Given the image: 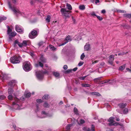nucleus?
<instances>
[{"label": "nucleus", "instance_id": "obj_1", "mask_svg": "<svg viewBox=\"0 0 131 131\" xmlns=\"http://www.w3.org/2000/svg\"><path fill=\"white\" fill-rule=\"evenodd\" d=\"M46 68V71L43 72L42 71H38L36 72V77L37 79L39 81L42 80L43 78L44 74L48 73V72L50 71L51 68L49 67L46 65L45 66Z\"/></svg>", "mask_w": 131, "mask_h": 131}, {"label": "nucleus", "instance_id": "obj_2", "mask_svg": "<svg viewBox=\"0 0 131 131\" xmlns=\"http://www.w3.org/2000/svg\"><path fill=\"white\" fill-rule=\"evenodd\" d=\"M46 62V59L42 56H41L39 60L35 64V66L37 67L39 66L42 67H43V64Z\"/></svg>", "mask_w": 131, "mask_h": 131}, {"label": "nucleus", "instance_id": "obj_3", "mask_svg": "<svg viewBox=\"0 0 131 131\" xmlns=\"http://www.w3.org/2000/svg\"><path fill=\"white\" fill-rule=\"evenodd\" d=\"M8 5L9 8L12 9L16 15H21L25 17L24 16V13H20V11L17 8L14 6L12 7L11 4L10 2H8ZM25 17L26 16H25Z\"/></svg>", "mask_w": 131, "mask_h": 131}, {"label": "nucleus", "instance_id": "obj_4", "mask_svg": "<svg viewBox=\"0 0 131 131\" xmlns=\"http://www.w3.org/2000/svg\"><path fill=\"white\" fill-rule=\"evenodd\" d=\"M10 61L12 63L16 64L19 63L21 60V57L19 56H15L10 58Z\"/></svg>", "mask_w": 131, "mask_h": 131}, {"label": "nucleus", "instance_id": "obj_5", "mask_svg": "<svg viewBox=\"0 0 131 131\" xmlns=\"http://www.w3.org/2000/svg\"><path fill=\"white\" fill-rule=\"evenodd\" d=\"M29 41L24 40L23 41L22 43H20L17 40H16L14 42V46H15L16 45H18L19 47H26Z\"/></svg>", "mask_w": 131, "mask_h": 131}, {"label": "nucleus", "instance_id": "obj_6", "mask_svg": "<svg viewBox=\"0 0 131 131\" xmlns=\"http://www.w3.org/2000/svg\"><path fill=\"white\" fill-rule=\"evenodd\" d=\"M23 68L26 71H28L31 69V67L30 63L28 61H26L23 64Z\"/></svg>", "mask_w": 131, "mask_h": 131}, {"label": "nucleus", "instance_id": "obj_7", "mask_svg": "<svg viewBox=\"0 0 131 131\" xmlns=\"http://www.w3.org/2000/svg\"><path fill=\"white\" fill-rule=\"evenodd\" d=\"M61 12L62 15L65 17L66 18L69 17V14L71 12L67 10L66 9L62 8L61 9Z\"/></svg>", "mask_w": 131, "mask_h": 131}, {"label": "nucleus", "instance_id": "obj_8", "mask_svg": "<svg viewBox=\"0 0 131 131\" xmlns=\"http://www.w3.org/2000/svg\"><path fill=\"white\" fill-rule=\"evenodd\" d=\"M38 32L35 30H33L31 33H30L29 35V37L31 39H33L36 37L38 35Z\"/></svg>", "mask_w": 131, "mask_h": 131}, {"label": "nucleus", "instance_id": "obj_9", "mask_svg": "<svg viewBox=\"0 0 131 131\" xmlns=\"http://www.w3.org/2000/svg\"><path fill=\"white\" fill-rule=\"evenodd\" d=\"M8 30L7 34L9 36V38H10L11 37H13L15 36L16 35V33L15 32H12V30L10 29L9 26H7Z\"/></svg>", "mask_w": 131, "mask_h": 131}, {"label": "nucleus", "instance_id": "obj_10", "mask_svg": "<svg viewBox=\"0 0 131 131\" xmlns=\"http://www.w3.org/2000/svg\"><path fill=\"white\" fill-rule=\"evenodd\" d=\"M114 118L113 117H111L108 120V121L110 123L109 124V125L110 126L111 125H118L117 123H114Z\"/></svg>", "mask_w": 131, "mask_h": 131}, {"label": "nucleus", "instance_id": "obj_11", "mask_svg": "<svg viewBox=\"0 0 131 131\" xmlns=\"http://www.w3.org/2000/svg\"><path fill=\"white\" fill-rule=\"evenodd\" d=\"M13 92V90L12 88H9L8 89V93L9 95L8 97V99L9 100H12L13 99V97L12 94Z\"/></svg>", "mask_w": 131, "mask_h": 131}, {"label": "nucleus", "instance_id": "obj_12", "mask_svg": "<svg viewBox=\"0 0 131 131\" xmlns=\"http://www.w3.org/2000/svg\"><path fill=\"white\" fill-rule=\"evenodd\" d=\"M65 40L66 41L60 45L59 46H62L66 43H67L68 41H70L71 40L70 37L69 36H68L65 38Z\"/></svg>", "mask_w": 131, "mask_h": 131}, {"label": "nucleus", "instance_id": "obj_13", "mask_svg": "<svg viewBox=\"0 0 131 131\" xmlns=\"http://www.w3.org/2000/svg\"><path fill=\"white\" fill-rule=\"evenodd\" d=\"M15 28L16 31L18 32L21 33L23 31V29L21 28V27L18 25H16Z\"/></svg>", "mask_w": 131, "mask_h": 131}, {"label": "nucleus", "instance_id": "obj_14", "mask_svg": "<svg viewBox=\"0 0 131 131\" xmlns=\"http://www.w3.org/2000/svg\"><path fill=\"white\" fill-rule=\"evenodd\" d=\"M17 82L15 80H13L10 81L9 83V85L12 87L15 86Z\"/></svg>", "mask_w": 131, "mask_h": 131}, {"label": "nucleus", "instance_id": "obj_15", "mask_svg": "<svg viewBox=\"0 0 131 131\" xmlns=\"http://www.w3.org/2000/svg\"><path fill=\"white\" fill-rule=\"evenodd\" d=\"M48 116L47 114L44 111H43L42 112L41 115L39 116V117L40 118H45Z\"/></svg>", "mask_w": 131, "mask_h": 131}, {"label": "nucleus", "instance_id": "obj_16", "mask_svg": "<svg viewBox=\"0 0 131 131\" xmlns=\"http://www.w3.org/2000/svg\"><path fill=\"white\" fill-rule=\"evenodd\" d=\"M110 60L109 61V63L111 64H113V62L114 60V56L113 55H111L110 56Z\"/></svg>", "mask_w": 131, "mask_h": 131}, {"label": "nucleus", "instance_id": "obj_17", "mask_svg": "<svg viewBox=\"0 0 131 131\" xmlns=\"http://www.w3.org/2000/svg\"><path fill=\"white\" fill-rule=\"evenodd\" d=\"M53 74L56 78H59V77L60 75L59 73L57 72H53Z\"/></svg>", "mask_w": 131, "mask_h": 131}, {"label": "nucleus", "instance_id": "obj_18", "mask_svg": "<svg viewBox=\"0 0 131 131\" xmlns=\"http://www.w3.org/2000/svg\"><path fill=\"white\" fill-rule=\"evenodd\" d=\"M90 45L88 43H86L84 46V49L86 50H88L89 49Z\"/></svg>", "mask_w": 131, "mask_h": 131}, {"label": "nucleus", "instance_id": "obj_19", "mask_svg": "<svg viewBox=\"0 0 131 131\" xmlns=\"http://www.w3.org/2000/svg\"><path fill=\"white\" fill-rule=\"evenodd\" d=\"M126 105V104H124L122 103L118 105L119 107L121 108H124Z\"/></svg>", "mask_w": 131, "mask_h": 131}, {"label": "nucleus", "instance_id": "obj_20", "mask_svg": "<svg viewBox=\"0 0 131 131\" xmlns=\"http://www.w3.org/2000/svg\"><path fill=\"white\" fill-rule=\"evenodd\" d=\"M49 47L50 49L51 50L54 51L56 50V48L53 46L51 45H50L49 46Z\"/></svg>", "mask_w": 131, "mask_h": 131}, {"label": "nucleus", "instance_id": "obj_21", "mask_svg": "<svg viewBox=\"0 0 131 131\" xmlns=\"http://www.w3.org/2000/svg\"><path fill=\"white\" fill-rule=\"evenodd\" d=\"M124 16L125 17L128 18H131V14H125L124 15Z\"/></svg>", "mask_w": 131, "mask_h": 131}, {"label": "nucleus", "instance_id": "obj_22", "mask_svg": "<svg viewBox=\"0 0 131 131\" xmlns=\"http://www.w3.org/2000/svg\"><path fill=\"white\" fill-rule=\"evenodd\" d=\"M6 17L4 16H0V22H1L2 21L6 20Z\"/></svg>", "mask_w": 131, "mask_h": 131}, {"label": "nucleus", "instance_id": "obj_23", "mask_svg": "<svg viewBox=\"0 0 131 131\" xmlns=\"http://www.w3.org/2000/svg\"><path fill=\"white\" fill-rule=\"evenodd\" d=\"M66 6L68 9L69 10H71L72 9V7L71 5L68 4L67 3L66 4Z\"/></svg>", "mask_w": 131, "mask_h": 131}, {"label": "nucleus", "instance_id": "obj_24", "mask_svg": "<svg viewBox=\"0 0 131 131\" xmlns=\"http://www.w3.org/2000/svg\"><path fill=\"white\" fill-rule=\"evenodd\" d=\"M19 101V100L18 99H15V102H14L13 103V105H15L16 106H18V104H17L16 103V102H18Z\"/></svg>", "mask_w": 131, "mask_h": 131}, {"label": "nucleus", "instance_id": "obj_25", "mask_svg": "<svg viewBox=\"0 0 131 131\" xmlns=\"http://www.w3.org/2000/svg\"><path fill=\"white\" fill-rule=\"evenodd\" d=\"M78 121H76L77 122H78V123L79 124V125H80L81 124H83V123H84V121L83 120V119H81L80 120V123H79L78 122Z\"/></svg>", "mask_w": 131, "mask_h": 131}, {"label": "nucleus", "instance_id": "obj_26", "mask_svg": "<svg viewBox=\"0 0 131 131\" xmlns=\"http://www.w3.org/2000/svg\"><path fill=\"white\" fill-rule=\"evenodd\" d=\"M48 95H45L42 97L43 100H47L48 98Z\"/></svg>", "mask_w": 131, "mask_h": 131}, {"label": "nucleus", "instance_id": "obj_27", "mask_svg": "<svg viewBox=\"0 0 131 131\" xmlns=\"http://www.w3.org/2000/svg\"><path fill=\"white\" fill-rule=\"evenodd\" d=\"M82 86L84 87H89L90 86V84H82Z\"/></svg>", "mask_w": 131, "mask_h": 131}, {"label": "nucleus", "instance_id": "obj_28", "mask_svg": "<svg viewBox=\"0 0 131 131\" xmlns=\"http://www.w3.org/2000/svg\"><path fill=\"white\" fill-rule=\"evenodd\" d=\"M85 6L83 5H80L79 6V9L81 10H83L85 9Z\"/></svg>", "mask_w": 131, "mask_h": 131}, {"label": "nucleus", "instance_id": "obj_29", "mask_svg": "<svg viewBox=\"0 0 131 131\" xmlns=\"http://www.w3.org/2000/svg\"><path fill=\"white\" fill-rule=\"evenodd\" d=\"M50 18L51 17L49 15H48L47 18L46 19V21L48 23L49 22Z\"/></svg>", "mask_w": 131, "mask_h": 131}, {"label": "nucleus", "instance_id": "obj_30", "mask_svg": "<svg viewBox=\"0 0 131 131\" xmlns=\"http://www.w3.org/2000/svg\"><path fill=\"white\" fill-rule=\"evenodd\" d=\"M74 112L75 114L78 115L79 114L78 111L76 107H74Z\"/></svg>", "mask_w": 131, "mask_h": 131}, {"label": "nucleus", "instance_id": "obj_31", "mask_svg": "<svg viewBox=\"0 0 131 131\" xmlns=\"http://www.w3.org/2000/svg\"><path fill=\"white\" fill-rule=\"evenodd\" d=\"M92 94L93 95H95L97 96H99L100 95V94L97 92H93L92 93Z\"/></svg>", "mask_w": 131, "mask_h": 131}, {"label": "nucleus", "instance_id": "obj_32", "mask_svg": "<svg viewBox=\"0 0 131 131\" xmlns=\"http://www.w3.org/2000/svg\"><path fill=\"white\" fill-rule=\"evenodd\" d=\"M31 94L30 93H28L26 94V93L25 94V95L26 97H29L30 96Z\"/></svg>", "mask_w": 131, "mask_h": 131}, {"label": "nucleus", "instance_id": "obj_33", "mask_svg": "<svg viewBox=\"0 0 131 131\" xmlns=\"http://www.w3.org/2000/svg\"><path fill=\"white\" fill-rule=\"evenodd\" d=\"M73 124H70L68 125L66 127V129L67 130H69L70 128V127L73 125Z\"/></svg>", "mask_w": 131, "mask_h": 131}, {"label": "nucleus", "instance_id": "obj_34", "mask_svg": "<svg viewBox=\"0 0 131 131\" xmlns=\"http://www.w3.org/2000/svg\"><path fill=\"white\" fill-rule=\"evenodd\" d=\"M85 57V56L84 54V53H82V54H81V57H80L81 59L82 60H83V59Z\"/></svg>", "mask_w": 131, "mask_h": 131}, {"label": "nucleus", "instance_id": "obj_35", "mask_svg": "<svg viewBox=\"0 0 131 131\" xmlns=\"http://www.w3.org/2000/svg\"><path fill=\"white\" fill-rule=\"evenodd\" d=\"M125 68V66L124 65L123 66H121L119 68V70H123Z\"/></svg>", "mask_w": 131, "mask_h": 131}, {"label": "nucleus", "instance_id": "obj_36", "mask_svg": "<svg viewBox=\"0 0 131 131\" xmlns=\"http://www.w3.org/2000/svg\"><path fill=\"white\" fill-rule=\"evenodd\" d=\"M128 112L127 108H126L124 109L123 111V113L124 114H126Z\"/></svg>", "mask_w": 131, "mask_h": 131}, {"label": "nucleus", "instance_id": "obj_37", "mask_svg": "<svg viewBox=\"0 0 131 131\" xmlns=\"http://www.w3.org/2000/svg\"><path fill=\"white\" fill-rule=\"evenodd\" d=\"M6 97L4 95H1L0 96V100L4 99Z\"/></svg>", "mask_w": 131, "mask_h": 131}, {"label": "nucleus", "instance_id": "obj_38", "mask_svg": "<svg viewBox=\"0 0 131 131\" xmlns=\"http://www.w3.org/2000/svg\"><path fill=\"white\" fill-rule=\"evenodd\" d=\"M36 101L38 103H40L42 102V100L40 99H38L36 100Z\"/></svg>", "mask_w": 131, "mask_h": 131}, {"label": "nucleus", "instance_id": "obj_39", "mask_svg": "<svg viewBox=\"0 0 131 131\" xmlns=\"http://www.w3.org/2000/svg\"><path fill=\"white\" fill-rule=\"evenodd\" d=\"M43 106L46 107H47L49 106V105L46 102H45Z\"/></svg>", "mask_w": 131, "mask_h": 131}, {"label": "nucleus", "instance_id": "obj_40", "mask_svg": "<svg viewBox=\"0 0 131 131\" xmlns=\"http://www.w3.org/2000/svg\"><path fill=\"white\" fill-rule=\"evenodd\" d=\"M86 76H85L83 77H80L79 78L81 80H84L85 79V78L86 77Z\"/></svg>", "mask_w": 131, "mask_h": 131}, {"label": "nucleus", "instance_id": "obj_41", "mask_svg": "<svg viewBox=\"0 0 131 131\" xmlns=\"http://www.w3.org/2000/svg\"><path fill=\"white\" fill-rule=\"evenodd\" d=\"M84 62L82 61H80L78 63V65L79 66H81L83 64Z\"/></svg>", "mask_w": 131, "mask_h": 131}, {"label": "nucleus", "instance_id": "obj_42", "mask_svg": "<svg viewBox=\"0 0 131 131\" xmlns=\"http://www.w3.org/2000/svg\"><path fill=\"white\" fill-rule=\"evenodd\" d=\"M97 18L100 20H102L103 18L102 17H100L98 16H96Z\"/></svg>", "mask_w": 131, "mask_h": 131}, {"label": "nucleus", "instance_id": "obj_43", "mask_svg": "<svg viewBox=\"0 0 131 131\" xmlns=\"http://www.w3.org/2000/svg\"><path fill=\"white\" fill-rule=\"evenodd\" d=\"M91 15H92V16H97L95 15V13L94 12H91Z\"/></svg>", "mask_w": 131, "mask_h": 131}, {"label": "nucleus", "instance_id": "obj_44", "mask_svg": "<svg viewBox=\"0 0 131 131\" xmlns=\"http://www.w3.org/2000/svg\"><path fill=\"white\" fill-rule=\"evenodd\" d=\"M125 54H126V53H125L124 52H123L122 53H118V56H122V55H123Z\"/></svg>", "mask_w": 131, "mask_h": 131}, {"label": "nucleus", "instance_id": "obj_45", "mask_svg": "<svg viewBox=\"0 0 131 131\" xmlns=\"http://www.w3.org/2000/svg\"><path fill=\"white\" fill-rule=\"evenodd\" d=\"M117 11L118 12H120L121 13H125V11H124L123 10H118Z\"/></svg>", "mask_w": 131, "mask_h": 131}, {"label": "nucleus", "instance_id": "obj_46", "mask_svg": "<svg viewBox=\"0 0 131 131\" xmlns=\"http://www.w3.org/2000/svg\"><path fill=\"white\" fill-rule=\"evenodd\" d=\"M63 68L65 70L67 69L68 68V67H67V65H64L63 67Z\"/></svg>", "mask_w": 131, "mask_h": 131}, {"label": "nucleus", "instance_id": "obj_47", "mask_svg": "<svg viewBox=\"0 0 131 131\" xmlns=\"http://www.w3.org/2000/svg\"><path fill=\"white\" fill-rule=\"evenodd\" d=\"M94 126L93 125H92V129L91 130L92 131H94Z\"/></svg>", "mask_w": 131, "mask_h": 131}, {"label": "nucleus", "instance_id": "obj_48", "mask_svg": "<svg viewBox=\"0 0 131 131\" xmlns=\"http://www.w3.org/2000/svg\"><path fill=\"white\" fill-rule=\"evenodd\" d=\"M72 70L70 69H68L66 71V73H69L71 72Z\"/></svg>", "mask_w": 131, "mask_h": 131}, {"label": "nucleus", "instance_id": "obj_49", "mask_svg": "<svg viewBox=\"0 0 131 131\" xmlns=\"http://www.w3.org/2000/svg\"><path fill=\"white\" fill-rule=\"evenodd\" d=\"M72 19L73 20V23H76V20L75 19H74L73 17H72Z\"/></svg>", "mask_w": 131, "mask_h": 131}, {"label": "nucleus", "instance_id": "obj_50", "mask_svg": "<svg viewBox=\"0 0 131 131\" xmlns=\"http://www.w3.org/2000/svg\"><path fill=\"white\" fill-rule=\"evenodd\" d=\"M98 60H95L92 62V64H94L97 63L98 62Z\"/></svg>", "mask_w": 131, "mask_h": 131}, {"label": "nucleus", "instance_id": "obj_51", "mask_svg": "<svg viewBox=\"0 0 131 131\" xmlns=\"http://www.w3.org/2000/svg\"><path fill=\"white\" fill-rule=\"evenodd\" d=\"M100 2V1L99 0H95V3L96 4H97V3H99Z\"/></svg>", "mask_w": 131, "mask_h": 131}, {"label": "nucleus", "instance_id": "obj_52", "mask_svg": "<svg viewBox=\"0 0 131 131\" xmlns=\"http://www.w3.org/2000/svg\"><path fill=\"white\" fill-rule=\"evenodd\" d=\"M130 68H131V67H130ZM126 70H127V71H128L131 72V70L129 69L128 68H127Z\"/></svg>", "mask_w": 131, "mask_h": 131}, {"label": "nucleus", "instance_id": "obj_53", "mask_svg": "<svg viewBox=\"0 0 131 131\" xmlns=\"http://www.w3.org/2000/svg\"><path fill=\"white\" fill-rule=\"evenodd\" d=\"M101 13H105V10L104 9H103L102 10Z\"/></svg>", "mask_w": 131, "mask_h": 131}, {"label": "nucleus", "instance_id": "obj_54", "mask_svg": "<svg viewBox=\"0 0 131 131\" xmlns=\"http://www.w3.org/2000/svg\"><path fill=\"white\" fill-rule=\"evenodd\" d=\"M77 67L73 69V70L74 71H75L77 70Z\"/></svg>", "mask_w": 131, "mask_h": 131}, {"label": "nucleus", "instance_id": "obj_55", "mask_svg": "<svg viewBox=\"0 0 131 131\" xmlns=\"http://www.w3.org/2000/svg\"><path fill=\"white\" fill-rule=\"evenodd\" d=\"M104 62H102L100 64V65L102 66H104Z\"/></svg>", "mask_w": 131, "mask_h": 131}, {"label": "nucleus", "instance_id": "obj_56", "mask_svg": "<svg viewBox=\"0 0 131 131\" xmlns=\"http://www.w3.org/2000/svg\"><path fill=\"white\" fill-rule=\"evenodd\" d=\"M43 43V44H45V43H43L42 42H40L39 43V45H40V46H41L42 45V43Z\"/></svg>", "mask_w": 131, "mask_h": 131}, {"label": "nucleus", "instance_id": "obj_57", "mask_svg": "<svg viewBox=\"0 0 131 131\" xmlns=\"http://www.w3.org/2000/svg\"><path fill=\"white\" fill-rule=\"evenodd\" d=\"M13 3H15L16 2V0H12Z\"/></svg>", "mask_w": 131, "mask_h": 131}, {"label": "nucleus", "instance_id": "obj_58", "mask_svg": "<svg viewBox=\"0 0 131 131\" xmlns=\"http://www.w3.org/2000/svg\"><path fill=\"white\" fill-rule=\"evenodd\" d=\"M13 127H14V129H16V126H15V125L13 126Z\"/></svg>", "mask_w": 131, "mask_h": 131}, {"label": "nucleus", "instance_id": "obj_59", "mask_svg": "<svg viewBox=\"0 0 131 131\" xmlns=\"http://www.w3.org/2000/svg\"><path fill=\"white\" fill-rule=\"evenodd\" d=\"M20 99H21V100H24V98L23 97H21V98Z\"/></svg>", "mask_w": 131, "mask_h": 131}, {"label": "nucleus", "instance_id": "obj_60", "mask_svg": "<svg viewBox=\"0 0 131 131\" xmlns=\"http://www.w3.org/2000/svg\"><path fill=\"white\" fill-rule=\"evenodd\" d=\"M81 39V37H79V38H77V39L78 40H80V39Z\"/></svg>", "mask_w": 131, "mask_h": 131}, {"label": "nucleus", "instance_id": "obj_61", "mask_svg": "<svg viewBox=\"0 0 131 131\" xmlns=\"http://www.w3.org/2000/svg\"><path fill=\"white\" fill-rule=\"evenodd\" d=\"M48 49V47H47L45 49V51H46Z\"/></svg>", "mask_w": 131, "mask_h": 131}, {"label": "nucleus", "instance_id": "obj_62", "mask_svg": "<svg viewBox=\"0 0 131 131\" xmlns=\"http://www.w3.org/2000/svg\"><path fill=\"white\" fill-rule=\"evenodd\" d=\"M86 131H90V130L89 128H88L87 130Z\"/></svg>", "mask_w": 131, "mask_h": 131}, {"label": "nucleus", "instance_id": "obj_63", "mask_svg": "<svg viewBox=\"0 0 131 131\" xmlns=\"http://www.w3.org/2000/svg\"><path fill=\"white\" fill-rule=\"evenodd\" d=\"M63 103V102L62 101H61L59 103V104H61Z\"/></svg>", "mask_w": 131, "mask_h": 131}, {"label": "nucleus", "instance_id": "obj_64", "mask_svg": "<svg viewBox=\"0 0 131 131\" xmlns=\"http://www.w3.org/2000/svg\"><path fill=\"white\" fill-rule=\"evenodd\" d=\"M116 121H119V118H117V119H116Z\"/></svg>", "mask_w": 131, "mask_h": 131}]
</instances>
